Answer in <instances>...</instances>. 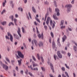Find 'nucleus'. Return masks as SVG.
<instances>
[{"instance_id":"nucleus-1","label":"nucleus","mask_w":77,"mask_h":77,"mask_svg":"<svg viewBox=\"0 0 77 77\" xmlns=\"http://www.w3.org/2000/svg\"><path fill=\"white\" fill-rule=\"evenodd\" d=\"M60 53V51H58L57 52V55L59 58L62 59V55Z\"/></svg>"},{"instance_id":"nucleus-2","label":"nucleus","mask_w":77,"mask_h":77,"mask_svg":"<svg viewBox=\"0 0 77 77\" xmlns=\"http://www.w3.org/2000/svg\"><path fill=\"white\" fill-rule=\"evenodd\" d=\"M53 17L55 20H58L59 18H57L56 16V14L54 13V14L53 15Z\"/></svg>"},{"instance_id":"nucleus-3","label":"nucleus","mask_w":77,"mask_h":77,"mask_svg":"<svg viewBox=\"0 0 77 77\" xmlns=\"http://www.w3.org/2000/svg\"><path fill=\"white\" fill-rule=\"evenodd\" d=\"M38 36L40 38V39L41 38L42 39H44V35L43 34V33H42L41 35L40 34H39L38 35Z\"/></svg>"},{"instance_id":"nucleus-4","label":"nucleus","mask_w":77,"mask_h":77,"mask_svg":"<svg viewBox=\"0 0 77 77\" xmlns=\"http://www.w3.org/2000/svg\"><path fill=\"white\" fill-rule=\"evenodd\" d=\"M8 36H10V39L11 41V42H13V37L11 34H10L9 33H8Z\"/></svg>"},{"instance_id":"nucleus-5","label":"nucleus","mask_w":77,"mask_h":77,"mask_svg":"<svg viewBox=\"0 0 77 77\" xmlns=\"http://www.w3.org/2000/svg\"><path fill=\"white\" fill-rule=\"evenodd\" d=\"M50 20H51V18H50V17H48L46 22L47 25H48V24H49V21H50Z\"/></svg>"},{"instance_id":"nucleus-6","label":"nucleus","mask_w":77,"mask_h":77,"mask_svg":"<svg viewBox=\"0 0 77 77\" xmlns=\"http://www.w3.org/2000/svg\"><path fill=\"white\" fill-rule=\"evenodd\" d=\"M65 7L67 8H71L72 7V5L71 4H67L65 6Z\"/></svg>"},{"instance_id":"nucleus-7","label":"nucleus","mask_w":77,"mask_h":77,"mask_svg":"<svg viewBox=\"0 0 77 77\" xmlns=\"http://www.w3.org/2000/svg\"><path fill=\"white\" fill-rule=\"evenodd\" d=\"M3 68L5 69L6 71H8V66L6 65L3 64Z\"/></svg>"},{"instance_id":"nucleus-8","label":"nucleus","mask_w":77,"mask_h":77,"mask_svg":"<svg viewBox=\"0 0 77 77\" xmlns=\"http://www.w3.org/2000/svg\"><path fill=\"white\" fill-rule=\"evenodd\" d=\"M50 66L51 69L52 70L53 72H54V68H53V65L52 63H50Z\"/></svg>"},{"instance_id":"nucleus-9","label":"nucleus","mask_w":77,"mask_h":77,"mask_svg":"<svg viewBox=\"0 0 77 77\" xmlns=\"http://www.w3.org/2000/svg\"><path fill=\"white\" fill-rule=\"evenodd\" d=\"M24 55L20 51V57L22 58V59H24Z\"/></svg>"},{"instance_id":"nucleus-10","label":"nucleus","mask_w":77,"mask_h":77,"mask_svg":"<svg viewBox=\"0 0 77 77\" xmlns=\"http://www.w3.org/2000/svg\"><path fill=\"white\" fill-rule=\"evenodd\" d=\"M66 36V35H64V36L62 38V42H64L65 41V40H66V39L67 38Z\"/></svg>"},{"instance_id":"nucleus-11","label":"nucleus","mask_w":77,"mask_h":77,"mask_svg":"<svg viewBox=\"0 0 77 77\" xmlns=\"http://www.w3.org/2000/svg\"><path fill=\"white\" fill-rule=\"evenodd\" d=\"M52 48L53 49H55V48H56V44H55V42H54V41H53L52 43Z\"/></svg>"},{"instance_id":"nucleus-12","label":"nucleus","mask_w":77,"mask_h":77,"mask_svg":"<svg viewBox=\"0 0 77 77\" xmlns=\"http://www.w3.org/2000/svg\"><path fill=\"white\" fill-rule=\"evenodd\" d=\"M43 43L42 42H40L39 43H38V46L39 47H42V46H43Z\"/></svg>"},{"instance_id":"nucleus-13","label":"nucleus","mask_w":77,"mask_h":77,"mask_svg":"<svg viewBox=\"0 0 77 77\" xmlns=\"http://www.w3.org/2000/svg\"><path fill=\"white\" fill-rule=\"evenodd\" d=\"M35 45L36 47H38V42L35 39L33 40Z\"/></svg>"},{"instance_id":"nucleus-14","label":"nucleus","mask_w":77,"mask_h":77,"mask_svg":"<svg viewBox=\"0 0 77 77\" xmlns=\"http://www.w3.org/2000/svg\"><path fill=\"white\" fill-rule=\"evenodd\" d=\"M14 37L15 38V39H18L19 38V37H18V35H17L15 34H14Z\"/></svg>"},{"instance_id":"nucleus-15","label":"nucleus","mask_w":77,"mask_h":77,"mask_svg":"<svg viewBox=\"0 0 77 77\" xmlns=\"http://www.w3.org/2000/svg\"><path fill=\"white\" fill-rule=\"evenodd\" d=\"M32 9L33 12H34V13H36V9H35V7H32Z\"/></svg>"},{"instance_id":"nucleus-16","label":"nucleus","mask_w":77,"mask_h":77,"mask_svg":"<svg viewBox=\"0 0 77 77\" xmlns=\"http://www.w3.org/2000/svg\"><path fill=\"white\" fill-rule=\"evenodd\" d=\"M32 63L33 64V67H35L36 66H38V65L36 64H35V62L33 61H32Z\"/></svg>"},{"instance_id":"nucleus-17","label":"nucleus","mask_w":77,"mask_h":77,"mask_svg":"<svg viewBox=\"0 0 77 77\" xmlns=\"http://www.w3.org/2000/svg\"><path fill=\"white\" fill-rule=\"evenodd\" d=\"M14 23L16 25V26H17V20L15 18H14Z\"/></svg>"},{"instance_id":"nucleus-18","label":"nucleus","mask_w":77,"mask_h":77,"mask_svg":"<svg viewBox=\"0 0 77 77\" xmlns=\"http://www.w3.org/2000/svg\"><path fill=\"white\" fill-rule=\"evenodd\" d=\"M77 47L75 46H73V49L74 50H75V52H77Z\"/></svg>"},{"instance_id":"nucleus-19","label":"nucleus","mask_w":77,"mask_h":77,"mask_svg":"<svg viewBox=\"0 0 77 77\" xmlns=\"http://www.w3.org/2000/svg\"><path fill=\"white\" fill-rule=\"evenodd\" d=\"M71 8H67V12L68 13H69V12L71 11Z\"/></svg>"},{"instance_id":"nucleus-20","label":"nucleus","mask_w":77,"mask_h":77,"mask_svg":"<svg viewBox=\"0 0 77 77\" xmlns=\"http://www.w3.org/2000/svg\"><path fill=\"white\" fill-rule=\"evenodd\" d=\"M64 23V20H62L61 21L60 26H63V23Z\"/></svg>"},{"instance_id":"nucleus-21","label":"nucleus","mask_w":77,"mask_h":77,"mask_svg":"<svg viewBox=\"0 0 77 77\" xmlns=\"http://www.w3.org/2000/svg\"><path fill=\"white\" fill-rule=\"evenodd\" d=\"M54 58L55 60H56V58H57V56L56 55V54H55L54 55Z\"/></svg>"},{"instance_id":"nucleus-22","label":"nucleus","mask_w":77,"mask_h":77,"mask_svg":"<svg viewBox=\"0 0 77 77\" xmlns=\"http://www.w3.org/2000/svg\"><path fill=\"white\" fill-rule=\"evenodd\" d=\"M9 18H11V20L12 21H14V16L13 15L10 16Z\"/></svg>"},{"instance_id":"nucleus-23","label":"nucleus","mask_w":77,"mask_h":77,"mask_svg":"<svg viewBox=\"0 0 77 77\" xmlns=\"http://www.w3.org/2000/svg\"><path fill=\"white\" fill-rule=\"evenodd\" d=\"M6 3V0H5L4 2H3V6L4 7L5 6V3Z\"/></svg>"},{"instance_id":"nucleus-24","label":"nucleus","mask_w":77,"mask_h":77,"mask_svg":"<svg viewBox=\"0 0 77 77\" xmlns=\"http://www.w3.org/2000/svg\"><path fill=\"white\" fill-rule=\"evenodd\" d=\"M54 6L55 7H57V3L56 2V1H55L54 2Z\"/></svg>"},{"instance_id":"nucleus-25","label":"nucleus","mask_w":77,"mask_h":77,"mask_svg":"<svg viewBox=\"0 0 77 77\" xmlns=\"http://www.w3.org/2000/svg\"><path fill=\"white\" fill-rule=\"evenodd\" d=\"M50 26H52V25H53V21L52 20H50Z\"/></svg>"},{"instance_id":"nucleus-26","label":"nucleus","mask_w":77,"mask_h":77,"mask_svg":"<svg viewBox=\"0 0 77 77\" xmlns=\"http://www.w3.org/2000/svg\"><path fill=\"white\" fill-rule=\"evenodd\" d=\"M1 24H2V25L3 26H4V25H5L6 24V21H4L2 23H1Z\"/></svg>"},{"instance_id":"nucleus-27","label":"nucleus","mask_w":77,"mask_h":77,"mask_svg":"<svg viewBox=\"0 0 77 77\" xmlns=\"http://www.w3.org/2000/svg\"><path fill=\"white\" fill-rule=\"evenodd\" d=\"M65 73L66 76H67V77H69V75L68 74V72H65Z\"/></svg>"},{"instance_id":"nucleus-28","label":"nucleus","mask_w":77,"mask_h":77,"mask_svg":"<svg viewBox=\"0 0 77 77\" xmlns=\"http://www.w3.org/2000/svg\"><path fill=\"white\" fill-rule=\"evenodd\" d=\"M12 25V26H14V24L13 23H12V22H10L8 24V26H11V25Z\"/></svg>"},{"instance_id":"nucleus-29","label":"nucleus","mask_w":77,"mask_h":77,"mask_svg":"<svg viewBox=\"0 0 77 77\" xmlns=\"http://www.w3.org/2000/svg\"><path fill=\"white\" fill-rule=\"evenodd\" d=\"M37 59H38V60H40V57H39V54H37Z\"/></svg>"},{"instance_id":"nucleus-30","label":"nucleus","mask_w":77,"mask_h":77,"mask_svg":"<svg viewBox=\"0 0 77 77\" xmlns=\"http://www.w3.org/2000/svg\"><path fill=\"white\" fill-rule=\"evenodd\" d=\"M32 59H33V60L34 61H36V58H35V57H34V56H32Z\"/></svg>"},{"instance_id":"nucleus-31","label":"nucleus","mask_w":77,"mask_h":77,"mask_svg":"<svg viewBox=\"0 0 77 77\" xmlns=\"http://www.w3.org/2000/svg\"><path fill=\"white\" fill-rule=\"evenodd\" d=\"M51 36L52 37V38H54V34H53V32H51Z\"/></svg>"},{"instance_id":"nucleus-32","label":"nucleus","mask_w":77,"mask_h":77,"mask_svg":"<svg viewBox=\"0 0 77 77\" xmlns=\"http://www.w3.org/2000/svg\"><path fill=\"white\" fill-rule=\"evenodd\" d=\"M33 37L34 38H36V37H37L36 36V34L35 33H34L33 34Z\"/></svg>"},{"instance_id":"nucleus-33","label":"nucleus","mask_w":77,"mask_h":77,"mask_svg":"<svg viewBox=\"0 0 77 77\" xmlns=\"http://www.w3.org/2000/svg\"><path fill=\"white\" fill-rule=\"evenodd\" d=\"M22 32L23 33H25V32L24 31V29L23 27L22 28Z\"/></svg>"},{"instance_id":"nucleus-34","label":"nucleus","mask_w":77,"mask_h":77,"mask_svg":"<svg viewBox=\"0 0 77 77\" xmlns=\"http://www.w3.org/2000/svg\"><path fill=\"white\" fill-rule=\"evenodd\" d=\"M65 66L66 67V68H67V69H69V67L67 65V64H65Z\"/></svg>"},{"instance_id":"nucleus-35","label":"nucleus","mask_w":77,"mask_h":77,"mask_svg":"<svg viewBox=\"0 0 77 77\" xmlns=\"http://www.w3.org/2000/svg\"><path fill=\"white\" fill-rule=\"evenodd\" d=\"M41 59L42 60V63H44V58H43V57H41Z\"/></svg>"},{"instance_id":"nucleus-36","label":"nucleus","mask_w":77,"mask_h":77,"mask_svg":"<svg viewBox=\"0 0 77 77\" xmlns=\"http://www.w3.org/2000/svg\"><path fill=\"white\" fill-rule=\"evenodd\" d=\"M36 70L37 71H38V68H34L33 69H32V70H33V71H35V70Z\"/></svg>"},{"instance_id":"nucleus-37","label":"nucleus","mask_w":77,"mask_h":77,"mask_svg":"<svg viewBox=\"0 0 77 77\" xmlns=\"http://www.w3.org/2000/svg\"><path fill=\"white\" fill-rule=\"evenodd\" d=\"M57 44L59 47H61V44H60V42H57Z\"/></svg>"},{"instance_id":"nucleus-38","label":"nucleus","mask_w":77,"mask_h":77,"mask_svg":"<svg viewBox=\"0 0 77 77\" xmlns=\"http://www.w3.org/2000/svg\"><path fill=\"white\" fill-rule=\"evenodd\" d=\"M5 59L7 61H8L9 62V63H10V61L9 60V59H8V58H7V57L5 58Z\"/></svg>"},{"instance_id":"nucleus-39","label":"nucleus","mask_w":77,"mask_h":77,"mask_svg":"<svg viewBox=\"0 0 77 77\" xmlns=\"http://www.w3.org/2000/svg\"><path fill=\"white\" fill-rule=\"evenodd\" d=\"M55 11L57 12H59V9L58 8H57L55 9Z\"/></svg>"},{"instance_id":"nucleus-40","label":"nucleus","mask_w":77,"mask_h":77,"mask_svg":"<svg viewBox=\"0 0 77 77\" xmlns=\"http://www.w3.org/2000/svg\"><path fill=\"white\" fill-rule=\"evenodd\" d=\"M61 53L62 54H66V52H65V51H61Z\"/></svg>"},{"instance_id":"nucleus-41","label":"nucleus","mask_w":77,"mask_h":77,"mask_svg":"<svg viewBox=\"0 0 77 77\" xmlns=\"http://www.w3.org/2000/svg\"><path fill=\"white\" fill-rule=\"evenodd\" d=\"M36 29L37 31V33L39 34V31L38 30V29L37 27H36Z\"/></svg>"},{"instance_id":"nucleus-42","label":"nucleus","mask_w":77,"mask_h":77,"mask_svg":"<svg viewBox=\"0 0 77 77\" xmlns=\"http://www.w3.org/2000/svg\"><path fill=\"white\" fill-rule=\"evenodd\" d=\"M20 11L22 12L23 11V8H20Z\"/></svg>"},{"instance_id":"nucleus-43","label":"nucleus","mask_w":77,"mask_h":77,"mask_svg":"<svg viewBox=\"0 0 77 77\" xmlns=\"http://www.w3.org/2000/svg\"><path fill=\"white\" fill-rule=\"evenodd\" d=\"M20 73L21 75H23L24 72L23 70H21L20 72Z\"/></svg>"},{"instance_id":"nucleus-44","label":"nucleus","mask_w":77,"mask_h":77,"mask_svg":"<svg viewBox=\"0 0 77 77\" xmlns=\"http://www.w3.org/2000/svg\"><path fill=\"white\" fill-rule=\"evenodd\" d=\"M29 75H30V76H31V77H32L33 76V74H32V73L30 72H29Z\"/></svg>"},{"instance_id":"nucleus-45","label":"nucleus","mask_w":77,"mask_h":77,"mask_svg":"<svg viewBox=\"0 0 77 77\" xmlns=\"http://www.w3.org/2000/svg\"><path fill=\"white\" fill-rule=\"evenodd\" d=\"M36 20H37V21H38V23H41V21H40V20H39V19L38 18H36Z\"/></svg>"},{"instance_id":"nucleus-46","label":"nucleus","mask_w":77,"mask_h":77,"mask_svg":"<svg viewBox=\"0 0 77 77\" xmlns=\"http://www.w3.org/2000/svg\"><path fill=\"white\" fill-rule=\"evenodd\" d=\"M44 4H45V5H48V2H47V1H46L44 3Z\"/></svg>"},{"instance_id":"nucleus-47","label":"nucleus","mask_w":77,"mask_h":77,"mask_svg":"<svg viewBox=\"0 0 77 77\" xmlns=\"http://www.w3.org/2000/svg\"><path fill=\"white\" fill-rule=\"evenodd\" d=\"M54 27H55V24L54 23H53V25L52 27V29H54Z\"/></svg>"},{"instance_id":"nucleus-48","label":"nucleus","mask_w":77,"mask_h":77,"mask_svg":"<svg viewBox=\"0 0 77 77\" xmlns=\"http://www.w3.org/2000/svg\"><path fill=\"white\" fill-rule=\"evenodd\" d=\"M44 27L46 30H47V26H44Z\"/></svg>"},{"instance_id":"nucleus-49","label":"nucleus","mask_w":77,"mask_h":77,"mask_svg":"<svg viewBox=\"0 0 77 77\" xmlns=\"http://www.w3.org/2000/svg\"><path fill=\"white\" fill-rule=\"evenodd\" d=\"M16 57V59H19L20 58V57L18 56V55H17V54H16L15 55Z\"/></svg>"},{"instance_id":"nucleus-50","label":"nucleus","mask_w":77,"mask_h":77,"mask_svg":"<svg viewBox=\"0 0 77 77\" xmlns=\"http://www.w3.org/2000/svg\"><path fill=\"white\" fill-rule=\"evenodd\" d=\"M49 10L50 11V12H51V13L52 12V10H51V8H49Z\"/></svg>"},{"instance_id":"nucleus-51","label":"nucleus","mask_w":77,"mask_h":77,"mask_svg":"<svg viewBox=\"0 0 77 77\" xmlns=\"http://www.w3.org/2000/svg\"><path fill=\"white\" fill-rule=\"evenodd\" d=\"M21 61H22V59H20V65H21Z\"/></svg>"},{"instance_id":"nucleus-52","label":"nucleus","mask_w":77,"mask_h":77,"mask_svg":"<svg viewBox=\"0 0 77 77\" xmlns=\"http://www.w3.org/2000/svg\"><path fill=\"white\" fill-rule=\"evenodd\" d=\"M18 31L17 32L19 35H20V28H18Z\"/></svg>"},{"instance_id":"nucleus-53","label":"nucleus","mask_w":77,"mask_h":77,"mask_svg":"<svg viewBox=\"0 0 77 77\" xmlns=\"http://www.w3.org/2000/svg\"><path fill=\"white\" fill-rule=\"evenodd\" d=\"M74 0H72V1L71 2V3L72 4V5H73V4L74 3Z\"/></svg>"},{"instance_id":"nucleus-54","label":"nucleus","mask_w":77,"mask_h":77,"mask_svg":"<svg viewBox=\"0 0 77 77\" xmlns=\"http://www.w3.org/2000/svg\"><path fill=\"white\" fill-rule=\"evenodd\" d=\"M4 12H5V10H3L1 13L2 14H3Z\"/></svg>"},{"instance_id":"nucleus-55","label":"nucleus","mask_w":77,"mask_h":77,"mask_svg":"<svg viewBox=\"0 0 77 77\" xmlns=\"http://www.w3.org/2000/svg\"><path fill=\"white\" fill-rule=\"evenodd\" d=\"M41 69H42V71H45V69H44V67H41Z\"/></svg>"},{"instance_id":"nucleus-56","label":"nucleus","mask_w":77,"mask_h":77,"mask_svg":"<svg viewBox=\"0 0 77 77\" xmlns=\"http://www.w3.org/2000/svg\"><path fill=\"white\" fill-rule=\"evenodd\" d=\"M67 55L69 57H70V56H71V54L69 52L67 54Z\"/></svg>"},{"instance_id":"nucleus-57","label":"nucleus","mask_w":77,"mask_h":77,"mask_svg":"<svg viewBox=\"0 0 77 77\" xmlns=\"http://www.w3.org/2000/svg\"><path fill=\"white\" fill-rule=\"evenodd\" d=\"M65 28V26H62L61 27V29H62L64 28Z\"/></svg>"},{"instance_id":"nucleus-58","label":"nucleus","mask_w":77,"mask_h":77,"mask_svg":"<svg viewBox=\"0 0 77 77\" xmlns=\"http://www.w3.org/2000/svg\"><path fill=\"white\" fill-rule=\"evenodd\" d=\"M57 16H59V15H60V13H59V12H57Z\"/></svg>"},{"instance_id":"nucleus-59","label":"nucleus","mask_w":77,"mask_h":77,"mask_svg":"<svg viewBox=\"0 0 77 77\" xmlns=\"http://www.w3.org/2000/svg\"><path fill=\"white\" fill-rule=\"evenodd\" d=\"M49 41L50 43L51 44V38H50L49 39Z\"/></svg>"},{"instance_id":"nucleus-60","label":"nucleus","mask_w":77,"mask_h":77,"mask_svg":"<svg viewBox=\"0 0 77 77\" xmlns=\"http://www.w3.org/2000/svg\"><path fill=\"white\" fill-rule=\"evenodd\" d=\"M5 38L6 39H9V38L8 36H7V35H6Z\"/></svg>"},{"instance_id":"nucleus-61","label":"nucleus","mask_w":77,"mask_h":77,"mask_svg":"<svg viewBox=\"0 0 77 77\" xmlns=\"http://www.w3.org/2000/svg\"><path fill=\"white\" fill-rule=\"evenodd\" d=\"M62 69L63 71H64L65 70V67H62Z\"/></svg>"},{"instance_id":"nucleus-62","label":"nucleus","mask_w":77,"mask_h":77,"mask_svg":"<svg viewBox=\"0 0 77 77\" xmlns=\"http://www.w3.org/2000/svg\"><path fill=\"white\" fill-rule=\"evenodd\" d=\"M28 71H29L27 69H26V71L25 72V73L26 74H27V72H28Z\"/></svg>"},{"instance_id":"nucleus-63","label":"nucleus","mask_w":77,"mask_h":77,"mask_svg":"<svg viewBox=\"0 0 77 77\" xmlns=\"http://www.w3.org/2000/svg\"><path fill=\"white\" fill-rule=\"evenodd\" d=\"M68 29L69 31H72V29H71V28L69 27H68Z\"/></svg>"},{"instance_id":"nucleus-64","label":"nucleus","mask_w":77,"mask_h":77,"mask_svg":"<svg viewBox=\"0 0 77 77\" xmlns=\"http://www.w3.org/2000/svg\"><path fill=\"white\" fill-rule=\"evenodd\" d=\"M62 77H66L65 75L64 74H63L62 75Z\"/></svg>"}]
</instances>
